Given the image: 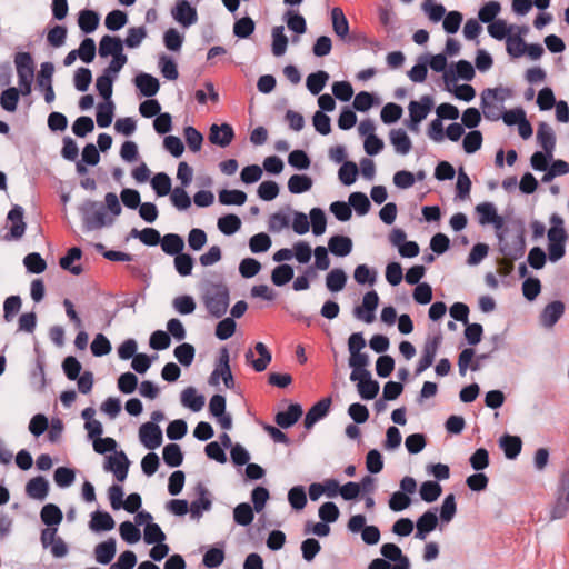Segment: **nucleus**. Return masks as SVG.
<instances>
[{
	"instance_id": "obj_1",
	"label": "nucleus",
	"mask_w": 569,
	"mask_h": 569,
	"mask_svg": "<svg viewBox=\"0 0 569 569\" xmlns=\"http://www.w3.org/2000/svg\"><path fill=\"white\" fill-rule=\"evenodd\" d=\"M201 298L208 313L216 319H220L228 310L230 290L223 282H210L203 289Z\"/></svg>"
},
{
	"instance_id": "obj_2",
	"label": "nucleus",
	"mask_w": 569,
	"mask_h": 569,
	"mask_svg": "<svg viewBox=\"0 0 569 569\" xmlns=\"http://www.w3.org/2000/svg\"><path fill=\"white\" fill-rule=\"evenodd\" d=\"M550 229L547 232L548 237V258L551 262H557L566 254V242L568 233L563 227V219L558 213H552L550 217Z\"/></svg>"
},
{
	"instance_id": "obj_3",
	"label": "nucleus",
	"mask_w": 569,
	"mask_h": 569,
	"mask_svg": "<svg viewBox=\"0 0 569 569\" xmlns=\"http://www.w3.org/2000/svg\"><path fill=\"white\" fill-rule=\"evenodd\" d=\"M79 212L82 218L83 229L92 231L112 224V220H107L103 207L98 201L86 200L80 207Z\"/></svg>"
},
{
	"instance_id": "obj_4",
	"label": "nucleus",
	"mask_w": 569,
	"mask_h": 569,
	"mask_svg": "<svg viewBox=\"0 0 569 569\" xmlns=\"http://www.w3.org/2000/svg\"><path fill=\"white\" fill-rule=\"evenodd\" d=\"M499 250L507 259H521L526 251L523 230H518L516 233L508 234L507 237L499 236Z\"/></svg>"
},
{
	"instance_id": "obj_5",
	"label": "nucleus",
	"mask_w": 569,
	"mask_h": 569,
	"mask_svg": "<svg viewBox=\"0 0 569 569\" xmlns=\"http://www.w3.org/2000/svg\"><path fill=\"white\" fill-rule=\"evenodd\" d=\"M569 509V469L559 479L556 501L550 511V519L557 520L566 516Z\"/></svg>"
},
{
	"instance_id": "obj_6",
	"label": "nucleus",
	"mask_w": 569,
	"mask_h": 569,
	"mask_svg": "<svg viewBox=\"0 0 569 569\" xmlns=\"http://www.w3.org/2000/svg\"><path fill=\"white\" fill-rule=\"evenodd\" d=\"M497 93H508V88L485 89L481 93V109L483 117L490 121H498L502 117V106L495 102Z\"/></svg>"
},
{
	"instance_id": "obj_7",
	"label": "nucleus",
	"mask_w": 569,
	"mask_h": 569,
	"mask_svg": "<svg viewBox=\"0 0 569 569\" xmlns=\"http://www.w3.org/2000/svg\"><path fill=\"white\" fill-rule=\"evenodd\" d=\"M442 336L441 333H437L432 337H428L422 349V356L417 363L415 369V375L419 376L423 371H426L429 367L432 366L435 358L437 356L438 349L441 345Z\"/></svg>"
},
{
	"instance_id": "obj_8",
	"label": "nucleus",
	"mask_w": 569,
	"mask_h": 569,
	"mask_svg": "<svg viewBox=\"0 0 569 569\" xmlns=\"http://www.w3.org/2000/svg\"><path fill=\"white\" fill-rule=\"evenodd\" d=\"M379 305V296L375 290L368 291L365 293L362 299V305L357 306L353 309V316L365 321L366 323H371L375 321L376 316V309Z\"/></svg>"
},
{
	"instance_id": "obj_9",
	"label": "nucleus",
	"mask_w": 569,
	"mask_h": 569,
	"mask_svg": "<svg viewBox=\"0 0 569 569\" xmlns=\"http://www.w3.org/2000/svg\"><path fill=\"white\" fill-rule=\"evenodd\" d=\"M130 461L123 451L116 452L114 456H109L106 459L103 469L112 472L116 479L120 482L124 481L128 476Z\"/></svg>"
},
{
	"instance_id": "obj_10",
	"label": "nucleus",
	"mask_w": 569,
	"mask_h": 569,
	"mask_svg": "<svg viewBox=\"0 0 569 569\" xmlns=\"http://www.w3.org/2000/svg\"><path fill=\"white\" fill-rule=\"evenodd\" d=\"M139 439L146 448L153 450L162 443V430L154 422H144L139 428Z\"/></svg>"
},
{
	"instance_id": "obj_11",
	"label": "nucleus",
	"mask_w": 569,
	"mask_h": 569,
	"mask_svg": "<svg viewBox=\"0 0 569 569\" xmlns=\"http://www.w3.org/2000/svg\"><path fill=\"white\" fill-rule=\"evenodd\" d=\"M171 14L177 22L186 28L194 24L198 20L196 8L187 0H179L172 9Z\"/></svg>"
},
{
	"instance_id": "obj_12",
	"label": "nucleus",
	"mask_w": 569,
	"mask_h": 569,
	"mask_svg": "<svg viewBox=\"0 0 569 569\" xmlns=\"http://www.w3.org/2000/svg\"><path fill=\"white\" fill-rule=\"evenodd\" d=\"M475 68L471 62L467 60H459L455 64V70L449 69L443 73V80L447 86L456 82L458 79L471 81L475 78Z\"/></svg>"
},
{
	"instance_id": "obj_13",
	"label": "nucleus",
	"mask_w": 569,
	"mask_h": 569,
	"mask_svg": "<svg viewBox=\"0 0 569 569\" xmlns=\"http://www.w3.org/2000/svg\"><path fill=\"white\" fill-rule=\"evenodd\" d=\"M565 310L566 306L560 300H555L548 303L540 313V325L547 329L552 328L563 316Z\"/></svg>"
},
{
	"instance_id": "obj_14",
	"label": "nucleus",
	"mask_w": 569,
	"mask_h": 569,
	"mask_svg": "<svg viewBox=\"0 0 569 569\" xmlns=\"http://www.w3.org/2000/svg\"><path fill=\"white\" fill-rule=\"evenodd\" d=\"M331 398L326 397L316 402L306 413L303 425L306 429H311L318 421L327 417L331 406Z\"/></svg>"
},
{
	"instance_id": "obj_15",
	"label": "nucleus",
	"mask_w": 569,
	"mask_h": 569,
	"mask_svg": "<svg viewBox=\"0 0 569 569\" xmlns=\"http://www.w3.org/2000/svg\"><path fill=\"white\" fill-rule=\"evenodd\" d=\"M234 138L233 128L229 123L216 124L210 127L209 141L221 148L228 147Z\"/></svg>"
},
{
	"instance_id": "obj_16",
	"label": "nucleus",
	"mask_w": 569,
	"mask_h": 569,
	"mask_svg": "<svg viewBox=\"0 0 569 569\" xmlns=\"http://www.w3.org/2000/svg\"><path fill=\"white\" fill-rule=\"evenodd\" d=\"M198 498L190 503V512L192 518L199 519L203 511H209L212 507L210 493L206 486L199 482L196 487Z\"/></svg>"
},
{
	"instance_id": "obj_17",
	"label": "nucleus",
	"mask_w": 569,
	"mask_h": 569,
	"mask_svg": "<svg viewBox=\"0 0 569 569\" xmlns=\"http://www.w3.org/2000/svg\"><path fill=\"white\" fill-rule=\"evenodd\" d=\"M437 509H430L423 512L416 522L415 538L419 540H426L428 535L433 531L438 526V517L436 513Z\"/></svg>"
},
{
	"instance_id": "obj_18",
	"label": "nucleus",
	"mask_w": 569,
	"mask_h": 569,
	"mask_svg": "<svg viewBox=\"0 0 569 569\" xmlns=\"http://www.w3.org/2000/svg\"><path fill=\"white\" fill-rule=\"evenodd\" d=\"M476 211L479 214V223L492 224L497 230L503 226V219L497 213V209L491 202H482L476 207Z\"/></svg>"
},
{
	"instance_id": "obj_19",
	"label": "nucleus",
	"mask_w": 569,
	"mask_h": 569,
	"mask_svg": "<svg viewBox=\"0 0 569 569\" xmlns=\"http://www.w3.org/2000/svg\"><path fill=\"white\" fill-rule=\"evenodd\" d=\"M256 351L259 353L258 359H253V351L249 349L244 357L247 362H250L257 372H262L267 369L271 362L272 356L267 346L263 342H257L254 346Z\"/></svg>"
},
{
	"instance_id": "obj_20",
	"label": "nucleus",
	"mask_w": 569,
	"mask_h": 569,
	"mask_svg": "<svg viewBox=\"0 0 569 569\" xmlns=\"http://www.w3.org/2000/svg\"><path fill=\"white\" fill-rule=\"evenodd\" d=\"M380 553L387 561H392L393 566H402L405 569H410V560L402 553V550L396 543H383L380 548Z\"/></svg>"
},
{
	"instance_id": "obj_21",
	"label": "nucleus",
	"mask_w": 569,
	"mask_h": 569,
	"mask_svg": "<svg viewBox=\"0 0 569 569\" xmlns=\"http://www.w3.org/2000/svg\"><path fill=\"white\" fill-rule=\"evenodd\" d=\"M133 82L140 93L147 98L156 96L160 89L159 80L150 73L140 72L134 77Z\"/></svg>"
},
{
	"instance_id": "obj_22",
	"label": "nucleus",
	"mask_w": 569,
	"mask_h": 569,
	"mask_svg": "<svg viewBox=\"0 0 569 569\" xmlns=\"http://www.w3.org/2000/svg\"><path fill=\"white\" fill-rule=\"evenodd\" d=\"M303 410L299 403H290L286 411H279L276 417V423L282 429L292 427L302 416Z\"/></svg>"
},
{
	"instance_id": "obj_23",
	"label": "nucleus",
	"mask_w": 569,
	"mask_h": 569,
	"mask_svg": "<svg viewBox=\"0 0 569 569\" xmlns=\"http://www.w3.org/2000/svg\"><path fill=\"white\" fill-rule=\"evenodd\" d=\"M23 208L21 206L14 204L11 210L8 212V220L12 222V227L10 229V236H7V239H20L26 231V223L23 221Z\"/></svg>"
},
{
	"instance_id": "obj_24",
	"label": "nucleus",
	"mask_w": 569,
	"mask_h": 569,
	"mask_svg": "<svg viewBox=\"0 0 569 569\" xmlns=\"http://www.w3.org/2000/svg\"><path fill=\"white\" fill-rule=\"evenodd\" d=\"M537 141L545 152L553 154L556 148V134L553 129L547 122H540L537 130Z\"/></svg>"
},
{
	"instance_id": "obj_25",
	"label": "nucleus",
	"mask_w": 569,
	"mask_h": 569,
	"mask_svg": "<svg viewBox=\"0 0 569 569\" xmlns=\"http://www.w3.org/2000/svg\"><path fill=\"white\" fill-rule=\"evenodd\" d=\"M26 493L29 498L44 500L49 493L48 480L42 476L30 479L26 485Z\"/></svg>"
},
{
	"instance_id": "obj_26",
	"label": "nucleus",
	"mask_w": 569,
	"mask_h": 569,
	"mask_svg": "<svg viewBox=\"0 0 569 569\" xmlns=\"http://www.w3.org/2000/svg\"><path fill=\"white\" fill-rule=\"evenodd\" d=\"M390 143L393 146L397 153L406 156L412 149V142L403 129H392L389 132Z\"/></svg>"
},
{
	"instance_id": "obj_27",
	"label": "nucleus",
	"mask_w": 569,
	"mask_h": 569,
	"mask_svg": "<svg viewBox=\"0 0 569 569\" xmlns=\"http://www.w3.org/2000/svg\"><path fill=\"white\" fill-rule=\"evenodd\" d=\"M499 446L503 450V453L507 459L513 460L516 459L522 449V440L518 436L503 435L499 439Z\"/></svg>"
},
{
	"instance_id": "obj_28",
	"label": "nucleus",
	"mask_w": 569,
	"mask_h": 569,
	"mask_svg": "<svg viewBox=\"0 0 569 569\" xmlns=\"http://www.w3.org/2000/svg\"><path fill=\"white\" fill-rule=\"evenodd\" d=\"M114 54H124L122 40L108 34L103 36L99 42V56L106 58L108 56L114 57Z\"/></svg>"
},
{
	"instance_id": "obj_29",
	"label": "nucleus",
	"mask_w": 569,
	"mask_h": 569,
	"mask_svg": "<svg viewBox=\"0 0 569 569\" xmlns=\"http://www.w3.org/2000/svg\"><path fill=\"white\" fill-rule=\"evenodd\" d=\"M433 108V99L430 96H422L420 101H410L408 106L409 117L421 121L427 118Z\"/></svg>"
},
{
	"instance_id": "obj_30",
	"label": "nucleus",
	"mask_w": 569,
	"mask_h": 569,
	"mask_svg": "<svg viewBox=\"0 0 569 569\" xmlns=\"http://www.w3.org/2000/svg\"><path fill=\"white\" fill-rule=\"evenodd\" d=\"M206 399L203 395L197 392L193 387H188L181 392V403L183 407L193 412L200 411L204 406Z\"/></svg>"
},
{
	"instance_id": "obj_31",
	"label": "nucleus",
	"mask_w": 569,
	"mask_h": 569,
	"mask_svg": "<svg viewBox=\"0 0 569 569\" xmlns=\"http://www.w3.org/2000/svg\"><path fill=\"white\" fill-rule=\"evenodd\" d=\"M114 525L112 516L107 511L97 510L91 513L89 527L92 531H109L114 528Z\"/></svg>"
},
{
	"instance_id": "obj_32",
	"label": "nucleus",
	"mask_w": 569,
	"mask_h": 569,
	"mask_svg": "<svg viewBox=\"0 0 569 569\" xmlns=\"http://www.w3.org/2000/svg\"><path fill=\"white\" fill-rule=\"evenodd\" d=\"M117 551L116 540L109 538L108 540L98 543L94 548L96 560L101 565H108L114 558Z\"/></svg>"
},
{
	"instance_id": "obj_33",
	"label": "nucleus",
	"mask_w": 569,
	"mask_h": 569,
	"mask_svg": "<svg viewBox=\"0 0 569 569\" xmlns=\"http://www.w3.org/2000/svg\"><path fill=\"white\" fill-rule=\"evenodd\" d=\"M328 250L337 257H346L352 250V241L346 236H332L328 241Z\"/></svg>"
},
{
	"instance_id": "obj_34",
	"label": "nucleus",
	"mask_w": 569,
	"mask_h": 569,
	"mask_svg": "<svg viewBox=\"0 0 569 569\" xmlns=\"http://www.w3.org/2000/svg\"><path fill=\"white\" fill-rule=\"evenodd\" d=\"M161 248L164 253L169 256H178L183 251L184 241L181 236L177 233H167L160 240Z\"/></svg>"
},
{
	"instance_id": "obj_35",
	"label": "nucleus",
	"mask_w": 569,
	"mask_h": 569,
	"mask_svg": "<svg viewBox=\"0 0 569 569\" xmlns=\"http://www.w3.org/2000/svg\"><path fill=\"white\" fill-rule=\"evenodd\" d=\"M14 64L18 78L34 76V62L29 52H18L14 56Z\"/></svg>"
},
{
	"instance_id": "obj_36",
	"label": "nucleus",
	"mask_w": 569,
	"mask_h": 569,
	"mask_svg": "<svg viewBox=\"0 0 569 569\" xmlns=\"http://www.w3.org/2000/svg\"><path fill=\"white\" fill-rule=\"evenodd\" d=\"M81 256H82V251L80 248L78 247H72L70 248L66 256H63L61 259H60V267L64 270H68L70 271L72 274L74 276H79L80 273H82L83 269L81 266H72V263L76 261V260H80L81 259Z\"/></svg>"
},
{
	"instance_id": "obj_37",
	"label": "nucleus",
	"mask_w": 569,
	"mask_h": 569,
	"mask_svg": "<svg viewBox=\"0 0 569 569\" xmlns=\"http://www.w3.org/2000/svg\"><path fill=\"white\" fill-rule=\"evenodd\" d=\"M332 29L335 33L342 40L349 33V22L341 8L335 7L331 10Z\"/></svg>"
},
{
	"instance_id": "obj_38",
	"label": "nucleus",
	"mask_w": 569,
	"mask_h": 569,
	"mask_svg": "<svg viewBox=\"0 0 569 569\" xmlns=\"http://www.w3.org/2000/svg\"><path fill=\"white\" fill-rule=\"evenodd\" d=\"M99 21L100 17L93 10L84 9L79 12L78 24L84 33H92L98 28Z\"/></svg>"
},
{
	"instance_id": "obj_39",
	"label": "nucleus",
	"mask_w": 569,
	"mask_h": 569,
	"mask_svg": "<svg viewBox=\"0 0 569 569\" xmlns=\"http://www.w3.org/2000/svg\"><path fill=\"white\" fill-rule=\"evenodd\" d=\"M347 283V274L340 268H335L326 276V287L331 292L341 291Z\"/></svg>"
},
{
	"instance_id": "obj_40",
	"label": "nucleus",
	"mask_w": 569,
	"mask_h": 569,
	"mask_svg": "<svg viewBox=\"0 0 569 569\" xmlns=\"http://www.w3.org/2000/svg\"><path fill=\"white\" fill-rule=\"evenodd\" d=\"M114 113L113 101L100 102L97 106L96 120L100 128H107L111 124Z\"/></svg>"
},
{
	"instance_id": "obj_41",
	"label": "nucleus",
	"mask_w": 569,
	"mask_h": 569,
	"mask_svg": "<svg viewBox=\"0 0 569 569\" xmlns=\"http://www.w3.org/2000/svg\"><path fill=\"white\" fill-rule=\"evenodd\" d=\"M328 80L329 73L323 70H319L307 77L306 86L311 94L317 96L322 91Z\"/></svg>"
},
{
	"instance_id": "obj_42",
	"label": "nucleus",
	"mask_w": 569,
	"mask_h": 569,
	"mask_svg": "<svg viewBox=\"0 0 569 569\" xmlns=\"http://www.w3.org/2000/svg\"><path fill=\"white\" fill-rule=\"evenodd\" d=\"M162 458L167 466L176 468L182 465L183 453L179 445L169 443L163 447Z\"/></svg>"
},
{
	"instance_id": "obj_43",
	"label": "nucleus",
	"mask_w": 569,
	"mask_h": 569,
	"mask_svg": "<svg viewBox=\"0 0 569 569\" xmlns=\"http://www.w3.org/2000/svg\"><path fill=\"white\" fill-rule=\"evenodd\" d=\"M41 521L48 527L58 526L63 518L61 509L53 505L47 503L42 507L40 512Z\"/></svg>"
},
{
	"instance_id": "obj_44",
	"label": "nucleus",
	"mask_w": 569,
	"mask_h": 569,
	"mask_svg": "<svg viewBox=\"0 0 569 569\" xmlns=\"http://www.w3.org/2000/svg\"><path fill=\"white\" fill-rule=\"evenodd\" d=\"M312 183V179L307 174H293L288 180V190L293 194H300L309 191Z\"/></svg>"
},
{
	"instance_id": "obj_45",
	"label": "nucleus",
	"mask_w": 569,
	"mask_h": 569,
	"mask_svg": "<svg viewBox=\"0 0 569 569\" xmlns=\"http://www.w3.org/2000/svg\"><path fill=\"white\" fill-rule=\"evenodd\" d=\"M442 493V488L438 481H425L420 485L419 495L421 500L427 503L435 502Z\"/></svg>"
},
{
	"instance_id": "obj_46",
	"label": "nucleus",
	"mask_w": 569,
	"mask_h": 569,
	"mask_svg": "<svg viewBox=\"0 0 569 569\" xmlns=\"http://www.w3.org/2000/svg\"><path fill=\"white\" fill-rule=\"evenodd\" d=\"M218 198L223 206H242L247 200V193L241 190L223 189L219 191Z\"/></svg>"
},
{
	"instance_id": "obj_47",
	"label": "nucleus",
	"mask_w": 569,
	"mask_h": 569,
	"mask_svg": "<svg viewBox=\"0 0 569 569\" xmlns=\"http://www.w3.org/2000/svg\"><path fill=\"white\" fill-rule=\"evenodd\" d=\"M19 90L16 87H10L3 90L0 94V106L8 112H14L19 103Z\"/></svg>"
},
{
	"instance_id": "obj_48",
	"label": "nucleus",
	"mask_w": 569,
	"mask_h": 569,
	"mask_svg": "<svg viewBox=\"0 0 569 569\" xmlns=\"http://www.w3.org/2000/svg\"><path fill=\"white\" fill-rule=\"evenodd\" d=\"M295 271L290 264L282 263L277 266L271 273V281L277 287L287 284L293 278Z\"/></svg>"
},
{
	"instance_id": "obj_49",
	"label": "nucleus",
	"mask_w": 569,
	"mask_h": 569,
	"mask_svg": "<svg viewBox=\"0 0 569 569\" xmlns=\"http://www.w3.org/2000/svg\"><path fill=\"white\" fill-rule=\"evenodd\" d=\"M241 228V220L238 216L229 213L218 219V229L226 236L236 233Z\"/></svg>"
},
{
	"instance_id": "obj_50",
	"label": "nucleus",
	"mask_w": 569,
	"mask_h": 569,
	"mask_svg": "<svg viewBox=\"0 0 569 569\" xmlns=\"http://www.w3.org/2000/svg\"><path fill=\"white\" fill-rule=\"evenodd\" d=\"M253 518V509L248 502H241L233 509V520L239 526H249Z\"/></svg>"
},
{
	"instance_id": "obj_51",
	"label": "nucleus",
	"mask_w": 569,
	"mask_h": 569,
	"mask_svg": "<svg viewBox=\"0 0 569 569\" xmlns=\"http://www.w3.org/2000/svg\"><path fill=\"white\" fill-rule=\"evenodd\" d=\"M288 47V38L283 33V27L277 26L272 29V53L276 57L284 54Z\"/></svg>"
},
{
	"instance_id": "obj_52",
	"label": "nucleus",
	"mask_w": 569,
	"mask_h": 569,
	"mask_svg": "<svg viewBox=\"0 0 569 569\" xmlns=\"http://www.w3.org/2000/svg\"><path fill=\"white\" fill-rule=\"evenodd\" d=\"M349 204L350 208H353L359 216L368 213L371 207V203L367 194L358 191L352 192L349 196Z\"/></svg>"
},
{
	"instance_id": "obj_53",
	"label": "nucleus",
	"mask_w": 569,
	"mask_h": 569,
	"mask_svg": "<svg viewBox=\"0 0 569 569\" xmlns=\"http://www.w3.org/2000/svg\"><path fill=\"white\" fill-rule=\"evenodd\" d=\"M151 186L158 197H164L171 191V179L164 172H159L151 179Z\"/></svg>"
},
{
	"instance_id": "obj_54",
	"label": "nucleus",
	"mask_w": 569,
	"mask_h": 569,
	"mask_svg": "<svg viewBox=\"0 0 569 569\" xmlns=\"http://www.w3.org/2000/svg\"><path fill=\"white\" fill-rule=\"evenodd\" d=\"M173 264L181 277H188L192 273L194 260L189 253L181 252L174 257Z\"/></svg>"
},
{
	"instance_id": "obj_55",
	"label": "nucleus",
	"mask_w": 569,
	"mask_h": 569,
	"mask_svg": "<svg viewBox=\"0 0 569 569\" xmlns=\"http://www.w3.org/2000/svg\"><path fill=\"white\" fill-rule=\"evenodd\" d=\"M310 223L315 236H321L326 231L327 219L325 211L320 208H312L309 212Z\"/></svg>"
},
{
	"instance_id": "obj_56",
	"label": "nucleus",
	"mask_w": 569,
	"mask_h": 569,
	"mask_svg": "<svg viewBox=\"0 0 569 569\" xmlns=\"http://www.w3.org/2000/svg\"><path fill=\"white\" fill-rule=\"evenodd\" d=\"M256 24L250 17H242L233 24V34L239 39L249 38L254 31Z\"/></svg>"
},
{
	"instance_id": "obj_57",
	"label": "nucleus",
	"mask_w": 569,
	"mask_h": 569,
	"mask_svg": "<svg viewBox=\"0 0 569 569\" xmlns=\"http://www.w3.org/2000/svg\"><path fill=\"white\" fill-rule=\"evenodd\" d=\"M284 20L289 30L296 32L297 34H302L306 32V19L300 13L289 10L284 14Z\"/></svg>"
},
{
	"instance_id": "obj_58",
	"label": "nucleus",
	"mask_w": 569,
	"mask_h": 569,
	"mask_svg": "<svg viewBox=\"0 0 569 569\" xmlns=\"http://www.w3.org/2000/svg\"><path fill=\"white\" fill-rule=\"evenodd\" d=\"M23 264L30 273H41L47 268L46 260L38 252H31L23 259Z\"/></svg>"
},
{
	"instance_id": "obj_59",
	"label": "nucleus",
	"mask_w": 569,
	"mask_h": 569,
	"mask_svg": "<svg viewBox=\"0 0 569 569\" xmlns=\"http://www.w3.org/2000/svg\"><path fill=\"white\" fill-rule=\"evenodd\" d=\"M357 389L361 399L372 400L377 397L380 386L378 381L370 377L367 380L361 381V383H357Z\"/></svg>"
},
{
	"instance_id": "obj_60",
	"label": "nucleus",
	"mask_w": 569,
	"mask_h": 569,
	"mask_svg": "<svg viewBox=\"0 0 569 569\" xmlns=\"http://www.w3.org/2000/svg\"><path fill=\"white\" fill-rule=\"evenodd\" d=\"M119 532L122 538L128 543H136L141 538V532L138 526L133 525L131 521L127 520L120 523Z\"/></svg>"
},
{
	"instance_id": "obj_61",
	"label": "nucleus",
	"mask_w": 569,
	"mask_h": 569,
	"mask_svg": "<svg viewBox=\"0 0 569 569\" xmlns=\"http://www.w3.org/2000/svg\"><path fill=\"white\" fill-rule=\"evenodd\" d=\"M402 112L403 110L401 106L393 102H389L382 107L380 118L383 123L391 124L397 122L401 118Z\"/></svg>"
},
{
	"instance_id": "obj_62",
	"label": "nucleus",
	"mask_w": 569,
	"mask_h": 569,
	"mask_svg": "<svg viewBox=\"0 0 569 569\" xmlns=\"http://www.w3.org/2000/svg\"><path fill=\"white\" fill-rule=\"evenodd\" d=\"M172 204L180 211H184L191 207V198L183 187H176L170 196Z\"/></svg>"
},
{
	"instance_id": "obj_63",
	"label": "nucleus",
	"mask_w": 569,
	"mask_h": 569,
	"mask_svg": "<svg viewBox=\"0 0 569 569\" xmlns=\"http://www.w3.org/2000/svg\"><path fill=\"white\" fill-rule=\"evenodd\" d=\"M271 244V238L264 232L257 233L249 240V248L253 253L266 252L270 249Z\"/></svg>"
},
{
	"instance_id": "obj_64",
	"label": "nucleus",
	"mask_w": 569,
	"mask_h": 569,
	"mask_svg": "<svg viewBox=\"0 0 569 569\" xmlns=\"http://www.w3.org/2000/svg\"><path fill=\"white\" fill-rule=\"evenodd\" d=\"M338 176L345 186L355 183L358 176V167L352 161H345L339 168Z\"/></svg>"
}]
</instances>
